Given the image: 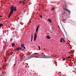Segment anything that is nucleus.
Instances as JSON below:
<instances>
[{
  "instance_id": "obj_1",
  "label": "nucleus",
  "mask_w": 76,
  "mask_h": 76,
  "mask_svg": "<svg viewBox=\"0 0 76 76\" xmlns=\"http://www.w3.org/2000/svg\"><path fill=\"white\" fill-rule=\"evenodd\" d=\"M10 14L8 16V18H9L12 15V14L13 12H14V11L15 12H16L17 9H16V7H15L14 6H12L10 7Z\"/></svg>"
},
{
  "instance_id": "obj_2",
  "label": "nucleus",
  "mask_w": 76,
  "mask_h": 76,
  "mask_svg": "<svg viewBox=\"0 0 76 76\" xmlns=\"http://www.w3.org/2000/svg\"><path fill=\"white\" fill-rule=\"evenodd\" d=\"M66 8H67V6H66V5L65 4V7H63V9H64V10L65 11H67V12H69V13H70V11L67 10V9Z\"/></svg>"
},
{
  "instance_id": "obj_3",
  "label": "nucleus",
  "mask_w": 76,
  "mask_h": 76,
  "mask_svg": "<svg viewBox=\"0 0 76 76\" xmlns=\"http://www.w3.org/2000/svg\"><path fill=\"white\" fill-rule=\"evenodd\" d=\"M37 33H35L34 34V41H35V40H36V39L37 38Z\"/></svg>"
},
{
  "instance_id": "obj_4",
  "label": "nucleus",
  "mask_w": 76,
  "mask_h": 76,
  "mask_svg": "<svg viewBox=\"0 0 76 76\" xmlns=\"http://www.w3.org/2000/svg\"><path fill=\"white\" fill-rule=\"evenodd\" d=\"M16 49L18 50H19L20 51H22V50H24L23 49V48H20V47L18 48H17Z\"/></svg>"
},
{
  "instance_id": "obj_5",
  "label": "nucleus",
  "mask_w": 76,
  "mask_h": 76,
  "mask_svg": "<svg viewBox=\"0 0 76 76\" xmlns=\"http://www.w3.org/2000/svg\"><path fill=\"white\" fill-rule=\"evenodd\" d=\"M45 58H50V56H45L44 57Z\"/></svg>"
},
{
  "instance_id": "obj_6",
  "label": "nucleus",
  "mask_w": 76,
  "mask_h": 76,
  "mask_svg": "<svg viewBox=\"0 0 76 76\" xmlns=\"http://www.w3.org/2000/svg\"><path fill=\"white\" fill-rule=\"evenodd\" d=\"M25 1H20L19 2V4H22V3H23Z\"/></svg>"
},
{
  "instance_id": "obj_7",
  "label": "nucleus",
  "mask_w": 76,
  "mask_h": 76,
  "mask_svg": "<svg viewBox=\"0 0 76 76\" xmlns=\"http://www.w3.org/2000/svg\"><path fill=\"white\" fill-rule=\"evenodd\" d=\"M39 28V25L36 28V32H37V33L38 32V30Z\"/></svg>"
},
{
  "instance_id": "obj_8",
  "label": "nucleus",
  "mask_w": 76,
  "mask_h": 76,
  "mask_svg": "<svg viewBox=\"0 0 76 76\" xmlns=\"http://www.w3.org/2000/svg\"><path fill=\"white\" fill-rule=\"evenodd\" d=\"M48 21H49V22H52V21H51V20L50 19H48Z\"/></svg>"
},
{
  "instance_id": "obj_9",
  "label": "nucleus",
  "mask_w": 76,
  "mask_h": 76,
  "mask_svg": "<svg viewBox=\"0 0 76 76\" xmlns=\"http://www.w3.org/2000/svg\"><path fill=\"white\" fill-rule=\"evenodd\" d=\"M3 26V24L2 23L0 24V28H1V26Z\"/></svg>"
},
{
  "instance_id": "obj_10",
  "label": "nucleus",
  "mask_w": 76,
  "mask_h": 76,
  "mask_svg": "<svg viewBox=\"0 0 76 76\" xmlns=\"http://www.w3.org/2000/svg\"><path fill=\"white\" fill-rule=\"evenodd\" d=\"M60 41L61 42H63V38H62L60 39Z\"/></svg>"
},
{
  "instance_id": "obj_11",
  "label": "nucleus",
  "mask_w": 76,
  "mask_h": 76,
  "mask_svg": "<svg viewBox=\"0 0 76 76\" xmlns=\"http://www.w3.org/2000/svg\"><path fill=\"white\" fill-rule=\"evenodd\" d=\"M32 35H33V34H32L31 35V42L32 41V38H33V37H32Z\"/></svg>"
},
{
  "instance_id": "obj_12",
  "label": "nucleus",
  "mask_w": 76,
  "mask_h": 76,
  "mask_svg": "<svg viewBox=\"0 0 76 76\" xmlns=\"http://www.w3.org/2000/svg\"><path fill=\"white\" fill-rule=\"evenodd\" d=\"M47 37L48 39H50V37L48 35L47 36Z\"/></svg>"
},
{
  "instance_id": "obj_13",
  "label": "nucleus",
  "mask_w": 76,
  "mask_h": 76,
  "mask_svg": "<svg viewBox=\"0 0 76 76\" xmlns=\"http://www.w3.org/2000/svg\"><path fill=\"white\" fill-rule=\"evenodd\" d=\"M54 32H55V31L53 30H52V34H54Z\"/></svg>"
},
{
  "instance_id": "obj_14",
  "label": "nucleus",
  "mask_w": 76,
  "mask_h": 76,
  "mask_svg": "<svg viewBox=\"0 0 76 76\" xmlns=\"http://www.w3.org/2000/svg\"><path fill=\"white\" fill-rule=\"evenodd\" d=\"M12 47H14L15 45V43H12Z\"/></svg>"
},
{
  "instance_id": "obj_15",
  "label": "nucleus",
  "mask_w": 76,
  "mask_h": 76,
  "mask_svg": "<svg viewBox=\"0 0 76 76\" xmlns=\"http://www.w3.org/2000/svg\"><path fill=\"white\" fill-rule=\"evenodd\" d=\"M21 46L22 47H24V44H22L21 45Z\"/></svg>"
},
{
  "instance_id": "obj_16",
  "label": "nucleus",
  "mask_w": 76,
  "mask_h": 76,
  "mask_svg": "<svg viewBox=\"0 0 76 76\" xmlns=\"http://www.w3.org/2000/svg\"><path fill=\"white\" fill-rule=\"evenodd\" d=\"M62 41H63L64 42H65V41L64 40V39L63 38H62Z\"/></svg>"
},
{
  "instance_id": "obj_17",
  "label": "nucleus",
  "mask_w": 76,
  "mask_h": 76,
  "mask_svg": "<svg viewBox=\"0 0 76 76\" xmlns=\"http://www.w3.org/2000/svg\"><path fill=\"white\" fill-rule=\"evenodd\" d=\"M38 47L39 48V50H40V47H39V46H38Z\"/></svg>"
},
{
  "instance_id": "obj_18",
  "label": "nucleus",
  "mask_w": 76,
  "mask_h": 76,
  "mask_svg": "<svg viewBox=\"0 0 76 76\" xmlns=\"http://www.w3.org/2000/svg\"><path fill=\"white\" fill-rule=\"evenodd\" d=\"M54 8H53L52 9V10H54Z\"/></svg>"
},
{
  "instance_id": "obj_19",
  "label": "nucleus",
  "mask_w": 76,
  "mask_h": 76,
  "mask_svg": "<svg viewBox=\"0 0 76 76\" xmlns=\"http://www.w3.org/2000/svg\"><path fill=\"white\" fill-rule=\"evenodd\" d=\"M65 59L64 58H63V60H65Z\"/></svg>"
},
{
  "instance_id": "obj_20",
  "label": "nucleus",
  "mask_w": 76,
  "mask_h": 76,
  "mask_svg": "<svg viewBox=\"0 0 76 76\" xmlns=\"http://www.w3.org/2000/svg\"><path fill=\"white\" fill-rule=\"evenodd\" d=\"M23 4H25V2H23Z\"/></svg>"
},
{
  "instance_id": "obj_21",
  "label": "nucleus",
  "mask_w": 76,
  "mask_h": 76,
  "mask_svg": "<svg viewBox=\"0 0 76 76\" xmlns=\"http://www.w3.org/2000/svg\"><path fill=\"white\" fill-rule=\"evenodd\" d=\"M23 48H24V49H25V46H24V47H23Z\"/></svg>"
},
{
  "instance_id": "obj_22",
  "label": "nucleus",
  "mask_w": 76,
  "mask_h": 76,
  "mask_svg": "<svg viewBox=\"0 0 76 76\" xmlns=\"http://www.w3.org/2000/svg\"><path fill=\"white\" fill-rule=\"evenodd\" d=\"M69 58H70V56H69Z\"/></svg>"
},
{
  "instance_id": "obj_23",
  "label": "nucleus",
  "mask_w": 76,
  "mask_h": 76,
  "mask_svg": "<svg viewBox=\"0 0 76 76\" xmlns=\"http://www.w3.org/2000/svg\"><path fill=\"white\" fill-rule=\"evenodd\" d=\"M40 17L41 18H42V15H41Z\"/></svg>"
},
{
  "instance_id": "obj_24",
  "label": "nucleus",
  "mask_w": 76,
  "mask_h": 76,
  "mask_svg": "<svg viewBox=\"0 0 76 76\" xmlns=\"http://www.w3.org/2000/svg\"><path fill=\"white\" fill-rule=\"evenodd\" d=\"M58 28H60V27L59 26H58Z\"/></svg>"
},
{
  "instance_id": "obj_25",
  "label": "nucleus",
  "mask_w": 76,
  "mask_h": 76,
  "mask_svg": "<svg viewBox=\"0 0 76 76\" xmlns=\"http://www.w3.org/2000/svg\"><path fill=\"white\" fill-rule=\"evenodd\" d=\"M67 59L69 58V57H67Z\"/></svg>"
},
{
  "instance_id": "obj_26",
  "label": "nucleus",
  "mask_w": 76,
  "mask_h": 76,
  "mask_svg": "<svg viewBox=\"0 0 76 76\" xmlns=\"http://www.w3.org/2000/svg\"><path fill=\"white\" fill-rule=\"evenodd\" d=\"M63 22H64V23H66V22H64V21H63Z\"/></svg>"
},
{
  "instance_id": "obj_27",
  "label": "nucleus",
  "mask_w": 76,
  "mask_h": 76,
  "mask_svg": "<svg viewBox=\"0 0 76 76\" xmlns=\"http://www.w3.org/2000/svg\"><path fill=\"white\" fill-rule=\"evenodd\" d=\"M0 17H2V16H1Z\"/></svg>"
},
{
  "instance_id": "obj_28",
  "label": "nucleus",
  "mask_w": 76,
  "mask_h": 76,
  "mask_svg": "<svg viewBox=\"0 0 76 76\" xmlns=\"http://www.w3.org/2000/svg\"><path fill=\"white\" fill-rule=\"evenodd\" d=\"M69 53H70V52H69Z\"/></svg>"
},
{
  "instance_id": "obj_29",
  "label": "nucleus",
  "mask_w": 76,
  "mask_h": 76,
  "mask_svg": "<svg viewBox=\"0 0 76 76\" xmlns=\"http://www.w3.org/2000/svg\"><path fill=\"white\" fill-rule=\"evenodd\" d=\"M14 66H15V64H14Z\"/></svg>"
}]
</instances>
